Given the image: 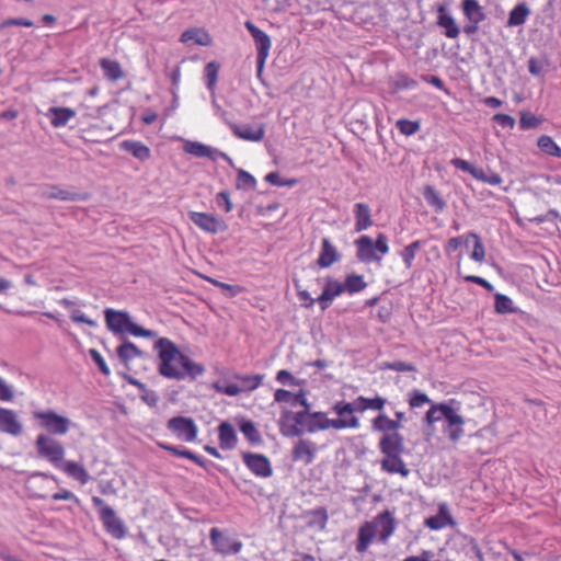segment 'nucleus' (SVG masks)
<instances>
[{
	"label": "nucleus",
	"instance_id": "nucleus-16",
	"mask_svg": "<svg viewBox=\"0 0 561 561\" xmlns=\"http://www.w3.org/2000/svg\"><path fill=\"white\" fill-rule=\"evenodd\" d=\"M424 526L430 530H442L446 527L454 528L456 522L450 513L449 506L446 502L438 504V512L436 515L430 516L424 519Z\"/></svg>",
	"mask_w": 561,
	"mask_h": 561
},
{
	"label": "nucleus",
	"instance_id": "nucleus-24",
	"mask_svg": "<svg viewBox=\"0 0 561 561\" xmlns=\"http://www.w3.org/2000/svg\"><path fill=\"white\" fill-rule=\"evenodd\" d=\"M23 426L18 420L13 410L0 407V432L19 436L22 434Z\"/></svg>",
	"mask_w": 561,
	"mask_h": 561
},
{
	"label": "nucleus",
	"instance_id": "nucleus-7",
	"mask_svg": "<svg viewBox=\"0 0 561 561\" xmlns=\"http://www.w3.org/2000/svg\"><path fill=\"white\" fill-rule=\"evenodd\" d=\"M104 316L107 328L115 333L128 332L136 337H153L156 335L153 331L133 322L129 314L125 311L106 309Z\"/></svg>",
	"mask_w": 561,
	"mask_h": 561
},
{
	"label": "nucleus",
	"instance_id": "nucleus-62",
	"mask_svg": "<svg viewBox=\"0 0 561 561\" xmlns=\"http://www.w3.org/2000/svg\"><path fill=\"white\" fill-rule=\"evenodd\" d=\"M72 478L77 479L78 481H80V483L84 484L88 482L90 477L82 467L72 462Z\"/></svg>",
	"mask_w": 561,
	"mask_h": 561
},
{
	"label": "nucleus",
	"instance_id": "nucleus-45",
	"mask_svg": "<svg viewBox=\"0 0 561 561\" xmlns=\"http://www.w3.org/2000/svg\"><path fill=\"white\" fill-rule=\"evenodd\" d=\"M219 72V65L216 61H210L205 66L206 85L209 91H214Z\"/></svg>",
	"mask_w": 561,
	"mask_h": 561
},
{
	"label": "nucleus",
	"instance_id": "nucleus-42",
	"mask_svg": "<svg viewBox=\"0 0 561 561\" xmlns=\"http://www.w3.org/2000/svg\"><path fill=\"white\" fill-rule=\"evenodd\" d=\"M140 355L138 347L131 342H125L117 348V356L119 359L128 364L129 360Z\"/></svg>",
	"mask_w": 561,
	"mask_h": 561
},
{
	"label": "nucleus",
	"instance_id": "nucleus-49",
	"mask_svg": "<svg viewBox=\"0 0 561 561\" xmlns=\"http://www.w3.org/2000/svg\"><path fill=\"white\" fill-rule=\"evenodd\" d=\"M381 369H388L398 373L416 371L415 365L402 360L383 362L381 364Z\"/></svg>",
	"mask_w": 561,
	"mask_h": 561
},
{
	"label": "nucleus",
	"instance_id": "nucleus-18",
	"mask_svg": "<svg viewBox=\"0 0 561 561\" xmlns=\"http://www.w3.org/2000/svg\"><path fill=\"white\" fill-rule=\"evenodd\" d=\"M183 149L186 153L192 154L194 157L208 158L211 161H216L220 157L230 164H232L231 158L227 156L225 152H219L218 150L198 141H186Z\"/></svg>",
	"mask_w": 561,
	"mask_h": 561
},
{
	"label": "nucleus",
	"instance_id": "nucleus-50",
	"mask_svg": "<svg viewBox=\"0 0 561 561\" xmlns=\"http://www.w3.org/2000/svg\"><path fill=\"white\" fill-rule=\"evenodd\" d=\"M542 119L530 112H522L519 118V127L523 130L536 128L541 124Z\"/></svg>",
	"mask_w": 561,
	"mask_h": 561
},
{
	"label": "nucleus",
	"instance_id": "nucleus-2",
	"mask_svg": "<svg viewBox=\"0 0 561 561\" xmlns=\"http://www.w3.org/2000/svg\"><path fill=\"white\" fill-rule=\"evenodd\" d=\"M153 347L158 353V371L164 378L183 380L190 377L195 379L206 371L203 364L196 363L181 353L176 344L168 337H160Z\"/></svg>",
	"mask_w": 561,
	"mask_h": 561
},
{
	"label": "nucleus",
	"instance_id": "nucleus-23",
	"mask_svg": "<svg viewBox=\"0 0 561 561\" xmlns=\"http://www.w3.org/2000/svg\"><path fill=\"white\" fill-rule=\"evenodd\" d=\"M229 127L233 135L242 140L259 142L263 140L265 136V126L264 124H259L256 126L243 125L239 126L234 123H229Z\"/></svg>",
	"mask_w": 561,
	"mask_h": 561
},
{
	"label": "nucleus",
	"instance_id": "nucleus-14",
	"mask_svg": "<svg viewBox=\"0 0 561 561\" xmlns=\"http://www.w3.org/2000/svg\"><path fill=\"white\" fill-rule=\"evenodd\" d=\"M242 460L247 468L256 477L270 478L273 473L270 459L262 454L243 453Z\"/></svg>",
	"mask_w": 561,
	"mask_h": 561
},
{
	"label": "nucleus",
	"instance_id": "nucleus-22",
	"mask_svg": "<svg viewBox=\"0 0 561 561\" xmlns=\"http://www.w3.org/2000/svg\"><path fill=\"white\" fill-rule=\"evenodd\" d=\"M317 451L316 443L310 439H299L293 447L291 458L296 462L310 465L314 460Z\"/></svg>",
	"mask_w": 561,
	"mask_h": 561
},
{
	"label": "nucleus",
	"instance_id": "nucleus-26",
	"mask_svg": "<svg viewBox=\"0 0 561 561\" xmlns=\"http://www.w3.org/2000/svg\"><path fill=\"white\" fill-rule=\"evenodd\" d=\"M218 442L224 450H232L238 445V435L231 423L228 421L221 422L218 427Z\"/></svg>",
	"mask_w": 561,
	"mask_h": 561
},
{
	"label": "nucleus",
	"instance_id": "nucleus-10",
	"mask_svg": "<svg viewBox=\"0 0 561 561\" xmlns=\"http://www.w3.org/2000/svg\"><path fill=\"white\" fill-rule=\"evenodd\" d=\"M33 417L39 421L42 428L46 430L49 435L66 434L70 426V421L61 415H58L53 410L35 411Z\"/></svg>",
	"mask_w": 561,
	"mask_h": 561
},
{
	"label": "nucleus",
	"instance_id": "nucleus-60",
	"mask_svg": "<svg viewBox=\"0 0 561 561\" xmlns=\"http://www.w3.org/2000/svg\"><path fill=\"white\" fill-rule=\"evenodd\" d=\"M14 398V391L11 386H9L1 377H0V400L1 401H12Z\"/></svg>",
	"mask_w": 561,
	"mask_h": 561
},
{
	"label": "nucleus",
	"instance_id": "nucleus-39",
	"mask_svg": "<svg viewBox=\"0 0 561 561\" xmlns=\"http://www.w3.org/2000/svg\"><path fill=\"white\" fill-rule=\"evenodd\" d=\"M537 146L546 154L556 158H561V148L554 142V140L550 136H540L538 138Z\"/></svg>",
	"mask_w": 561,
	"mask_h": 561
},
{
	"label": "nucleus",
	"instance_id": "nucleus-52",
	"mask_svg": "<svg viewBox=\"0 0 561 561\" xmlns=\"http://www.w3.org/2000/svg\"><path fill=\"white\" fill-rule=\"evenodd\" d=\"M477 181L488 183L490 185H500L503 183L502 176L496 172L485 173L484 170L479 169L476 178Z\"/></svg>",
	"mask_w": 561,
	"mask_h": 561
},
{
	"label": "nucleus",
	"instance_id": "nucleus-3",
	"mask_svg": "<svg viewBox=\"0 0 561 561\" xmlns=\"http://www.w3.org/2000/svg\"><path fill=\"white\" fill-rule=\"evenodd\" d=\"M397 529V520L392 512L385 510L378 513L371 520L364 522L357 531L355 550L365 553L374 539L386 543Z\"/></svg>",
	"mask_w": 561,
	"mask_h": 561
},
{
	"label": "nucleus",
	"instance_id": "nucleus-34",
	"mask_svg": "<svg viewBox=\"0 0 561 561\" xmlns=\"http://www.w3.org/2000/svg\"><path fill=\"white\" fill-rule=\"evenodd\" d=\"M530 14V10L525 2L516 4L508 14L507 26L523 25Z\"/></svg>",
	"mask_w": 561,
	"mask_h": 561
},
{
	"label": "nucleus",
	"instance_id": "nucleus-55",
	"mask_svg": "<svg viewBox=\"0 0 561 561\" xmlns=\"http://www.w3.org/2000/svg\"><path fill=\"white\" fill-rule=\"evenodd\" d=\"M90 356L92 358V360L98 365L100 371L104 375V376H110L111 374V369L110 367L107 366V364L105 363L103 356L100 354L99 351L92 348L90 350Z\"/></svg>",
	"mask_w": 561,
	"mask_h": 561
},
{
	"label": "nucleus",
	"instance_id": "nucleus-11",
	"mask_svg": "<svg viewBox=\"0 0 561 561\" xmlns=\"http://www.w3.org/2000/svg\"><path fill=\"white\" fill-rule=\"evenodd\" d=\"M442 416L445 420L443 433L451 443L459 442L465 434V419L451 405L442 408Z\"/></svg>",
	"mask_w": 561,
	"mask_h": 561
},
{
	"label": "nucleus",
	"instance_id": "nucleus-8",
	"mask_svg": "<svg viewBox=\"0 0 561 561\" xmlns=\"http://www.w3.org/2000/svg\"><path fill=\"white\" fill-rule=\"evenodd\" d=\"M209 540L214 552L220 556L238 554L243 548L241 540L231 535L229 530L218 527L210 528Z\"/></svg>",
	"mask_w": 561,
	"mask_h": 561
},
{
	"label": "nucleus",
	"instance_id": "nucleus-46",
	"mask_svg": "<svg viewBox=\"0 0 561 561\" xmlns=\"http://www.w3.org/2000/svg\"><path fill=\"white\" fill-rule=\"evenodd\" d=\"M450 407V404L442 402V403H431V408L427 410L424 416V421L428 425H433L436 422H438L440 419H444L442 416V408Z\"/></svg>",
	"mask_w": 561,
	"mask_h": 561
},
{
	"label": "nucleus",
	"instance_id": "nucleus-1",
	"mask_svg": "<svg viewBox=\"0 0 561 561\" xmlns=\"http://www.w3.org/2000/svg\"><path fill=\"white\" fill-rule=\"evenodd\" d=\"M371 428L375 432L382 433L378 442V449L382 455L380 459L381 470L407 478L410 474V469L402 459L405 448L404 437L399 433L398 423L385 412H381L371 420Z\"/></svg>",
	"mask_w": 561,
	"mask_h": 561
},
{
	"label": "nucleus",
	"instance_id": "nucleus-59",
	"mask_svg": "<svg viewBox=\"0 0 561 561\" xmlns=\"http://www.w3.org/2000/svg\"><path fill=\"white\" fill-rule=\"evenodd\" d=\"M493 121L503 128L513 129L515 126V118L508 114L497 113L493 116Z\"/></svg>",
	"mask_w": 561,
	"mask_h": 561
},
{
	"label": "nucleus",
	"instance_id": "nucleus-63",
	"mask_svg": "<svg viewBox=\"0 0 561 561\" xmlns=\"http://www.w3.org/2000/svg\"><path fill=\"white\" fill-rule=\"evenodd\" d=\"M294 396L290 391L285 389H277L274 392V400L278 403L280 402H289L291 399H294Z\"/></svg>",
	"mask_w": 561,
	"mask_h": 561
},
{
	"label": "nucleus",
	"instance_id": "nucleus-32",
	"mask_svg": "<svg viewBox=\"0 0 561 561\" xmlns=\"http://www.w3.org/2000/svg\"><path fill=\"white\" fill-rule=\"evenodd\" d=\"M309 520L308 526L310 528L318 529L320 531H323L327 527L329 515L328 511L324 507H317L314 510H311L307 513Z\"/></svg>",
	"mask_w": 561,
	"mask_h": 561
},
{
	"label": "nucleus",
	"instance_id": "nucleus-61",
	"mask_svg": "<svg viewBox=\"0 0 561 561\" xmlns=\"http://www.w3.org/2000/svg\"><path fill=\"white\" fill-rule=\"evenodd\" d=\"M463 279L466 282H469V283H473V284H477V285H480L482 286L483 288H485L486 290L489 291H492L494 289L493 285L488 282L486 279H484L483 277H480V276H476V275H466L463 277Z\"/></svg>",
	"mask_w": 561,
	"mask_h": 561
},
{
	"label": "nucleus",
	"instance_id": "nucleus-25",
	"mask_svg": "<svg viewBox=\"0 0 561 561\" xmlns=\"http://www.w3.org/2000/svg\"><path fill=\"white\" fill-rule=\"evenodd\" d=\"M340 259L341 254L337 248L328 238H323L321 241V250L317 259V265L320 268H328L339 262Z\"/></svg>",
	"mask_w": 561,
	"mask_h": 561
},
{
	"label": "nucleus",
	"instance_id": "nucleus-36",
	"mask_svg": "<svg viewBox=\"0 0 561 561\" xmlns=\"http://www.w3.org/2000/svg\"><path fill=\"white\" fill-rule=\"evenodd\" d=\"M462 10L465 15L476 24L483 21L485 15L477 0H463Z\"/></svg>",
	"mask_w": 561,
	"mask_h": 561
},
{
	"label": "nucleus",
	"instance_id": "nucleus-51",
	"mask_svg": "<svg viewBox=\"0 0 561 561\" xmlns=\"http://www.w3.org/2000/svg\"><path fill=\"white\" fill-rule=\"evenodd\" d=\"M256 185V180L249 172L240 169L237 175V187L253 190Z\"/></svg>",
	"mask_w": 561,
	"mask_h": 561
},
{
	"label": "nucleus",
	"instance_id": "nucleus-54",
	"mask_svg": "<svg viewBox=\"0 0 561 561\" xmlns=\"http://www.w3.org/2000/svg\"><path fill=\"white\" fill-rule=\"evenodd\" d=\"M450 163L458 170H461L463 172L469 173L473 179L476 178L479 169L473 167L470 162L460 159V158H454Z\"/></svg>",
	"mask_w": 561,
	"mask_h": 561
},
{
	"label": "nucleus",
	"instance_id": "nucleus-35",
	"mask_svg": "<svg viewBox=\"0 0 561 561\" xmlns=\"http://www.w3.org/2000/svg\"><path fill=\"white\" fill-rule=\"evenodd\" d=\"M423 197L436 213L443 211L446 207V202L442 195L431 185L424 187Z\"/></svg>",
	"mask_w": 561,
	"mask_h": 561
},
{
	"label": "nucleus",
	"instance_id": "nucleus-38",
	"mask_svg": "<svg viewBox=\"0 0 561 561\" xmlns=\"http://www.w3.org/2000/svg\"><path fill=\"white\" fill-rule=\"evenodd\" d=\"M422 244H423L422 240H415V241L411 242L410 244L405 245L400 251V256H401L403 264L407 268H411L413 266V262H414L416 254H417L419 250L421 249Z\"/></svg>",
	"mask_w": 561,
	"mask_h": 561
},
{
	"label": "nucleus",
	"instance_id": "nucleus-57",
	"mask_svg": "<svg viewBox=\"0 0 561 561\" xmlns=\"http://www.w3.org/2000/svg\"><path fill=\"white\" fill-rule=\"evenodd\" d=\"M276 381L282 383V385H291V386H299L300 382L298 379H296L290 371L286 370V369H282L279 371H277L276 374V377H275Z\"/></svg>",
	"mask_w": 561,
	"mask_h": 561
},
{
	"label": "nucleus",
	"instance_id": "nucleus-47",
	"mask_svg": "<svg viewBox=\"0 0 561 561\" xmlns=\"http://www.w3.org/2000/svg\"><path fill=\"white\" fill-rule=\"evenodd\" d=\"M398 130L404 136H412L420 130V123L416 121H410L401 118L396 123Z\"/></svg>",
	"mask_w": 561,
	"mask_h": 561
},
{
	"label": "nucleus",
	"instance_id": "nucleus-41",
	"mask_svg": "<svg viewBox=\"0 0 561 561\" xmlns=\"http://www.w3.org/2000/svg\"><path fill=\"white\" fill-rule=\"evenodd\" d=\"M202 277L205 280H207L208 283H210L211 285L220 288L230 298L236 297L237 295H239V294L244 291V288L242 286L226 284V283H222L220 280H217V279H215L213 277L205 276V275H202Z\"/></svg>",
	"mask_w": 561,
	"mask_h": 561
},
{
	"label": "nucleus",
	"instance_id": "nucleus-43",
	"mask_svg": "<svg viewBox=\"0 0 561 561\" xmlns=\"http://www.w3.org/2000/svg\"><path fill=\"white\" fill-rule=\"evenodd\" d=\"M239 427L250 443L255 444L261 442V435L252 421H242Z\"/></svg>",
	"mask_w": 561,
	"mask_h": 561
},
{
	"label": "nucleus",
	"instance_id": "nucleus-33",
	"mask_svg": "<svg viewBox=\"0 0 561 561\" xmlns=\"http://www.w3.org/2000/svg\"><path fill=\"white\" fill-rule=\"evenodd\" d=\"M343 287L344 293H347L348 295H354L364 290L367 287V282L365 280L363 275L351 273L345 276Z\"/></svg>",
	"mask_w": 561,
	"mask_h": 561
},
{
	"label": "nucleus",
	"instance_id": "nucleus-6",
	"mask_svg": "<svg viewBox=\"0 0 561 561\" xmlns=\"http://www.w3.org/2000/svg\"><path fill=\"white\" fill-rule=\"evenodd\" d=\"M264 375L262 374H236L233 381H226L224 383L217 381L211 385V388L228 397H237L243 392H252L263 383Z\"/></svg>",
	"mask_w": 561,
	"mask_h": 561
},
{
	"label": "nucleus",
	"instance_id": "nucleus-19",
	"mask_svg": "<svg viewBox=\"0 0 561 561\" xmlns=\"http://www.w3.org/2000/svg\"><path fill=\"white\" fill-rule=\"evenodd\" d=\"M436 12V25L444 30V35L450 39L457 38L460 35V27L448 12L446 5L438 4Z\"/></svg>",
	"mask_w": 561,
	"mask_h": 561
},
{
	"label": "nucleus",
	"instance_id": "nucleus-13",
	"mask_svg": "<svg viewBox=\"0 0 561 561\" xmlns=\"http://www.w3.org/2000/svg\"><path fill=\"white\" fill-rule=\"evenodd\" d=\"M190 220L204 232L217 234L228 229L226 221L210 213L190 211Z\"/></svg>",
	"mask_w": 561,
	"mask_h": 561
},
{
	"label": "nucleus",
	"instance_id": "nucleus-30",
	"mask_svg": "<svg viewBox=\"0 0 561 561\" xmlns=\"http://www.w3.org/2000/svg\"><path fill=\"white\" fill-rule=\"evenodd\" d=\"M356 410L360 413L367 410L378 411L379 413L383 412V409L387 404V399L381 396H376L374 398H366L359 396L355 400Z\"/></svg>",
	"mask_w": 561,
	"mask_h": 561
},
{
	"label": "nucleus",
	"instance_id": "nucleus-28",
	"mask_svg": "<svg viewBox=\"0 0 561 561\" xmlns=\"http://www.w3.org/2000/svg\"><path fill=\"white\" fill-rule=\"evenodd\" d=\"M355 218V231L360 232L370 228L374 224L371 209L366 203H356L353 207Z\"/></svg>",
	"mask_w": 561,
	"mask_h": 561
},
{
	"label": "nucleus",
	"instance_id": "nucleus-4",
	"mask_svg": "<svg viewBox=\"0 0 561 561\" xmlns=\"http://www.w3.org/2000/svg\"><path fill=\"white\" fill-rule=\"evenodd\" d=\"M36 455L41 459L49 461L57 468L70 474V461H65V447L57 439L47 434H39L35 440Z\"/></svg>",
	"mask_w": 561,
	"mask_h": 561
},
{
	"label": "nucleus",
	"instance_id": "nucleus-12",
	"mask_svg": "<svg viewBox=\"0 0 561 561\" xmlns=\"http://www.w3.org/2000/svg\"><path fill=\"white\" fill-rule=\"evenodd\" d=\"M168 430L179 439L184 442H195L198 435V426L195 421L186 416L171 417L167 423Z\"/></svg>",
	"mask_w": 561,
	"mask_h": 561
},
{
	"label": "nucleus",
	"instance_id": "nucleus-40",
	"mask_svg": "<svg viewBox=\"0 0 561 561\" xmlns=\"http://www.w3.org/2000/svg\"><path fill=\"white\" fill-rule=\"evenodd\" d=\"M466 239L468 241L473 240V250L470 257L478 263H482L485 259V249L480 237L474 232H468L466 233Z\"/></svg>",
	"mask_w": 561,
	"mask_h": 561
},
{
	"label": "nucleus",
	"instance_id": "nucleus-31",
	"mask_svg": "<svg viewBox=\"0 0 561 561\" xmlns=\"http://www.w3.org/2000/svg\"><path fill=\"white\" fill-rule=\"evenodd\" d=\"M121 147L140 161H146L151 157L149 147L138 140H124Z\"/></svg>",
	"mask_w": 561,
	"mask_h": 561
},
{
	"label": "nucleus",
	"instance_id": "nucleus-29",
	"mask_svg": "<svg viewBox=\"0 0 561 561\" xmlns=\"http://www.w3.org/2000/svg\"><path fill=\"white\" fill-rule=\"evenodd\" d=\"M100 67L104 77L112 82L119 81L125 77V72L121 64L116 60L110 58H101Z\"/></svg>",
	"mask_w": 561,
	"mask_h": 561
},
{
	"label": "nucleus",
	"instance_id": "nucleus-5",
	"mask_svg": "<svg viewBox=\"0 0 561 561\" xmlns=\"http://www.w3.org/2000/svg\"><path fill=\"white\" fill-rule=\"evenodd\" d=\"M354 244L356 257L364 263L380 262L382 256L389 253L388 238L383 233H378L375 241L364 234L356 239Z\"/></svg>",
	"mask_w": 561,
	"mask_h": 561
},
{
	"label": "nucleus",
	"instance_id": "nucleus-44",
	"mask_svg": "<svg viewBox=\"0 0 561 561\" xmlns=\"http://www.w3.org/2000/svg\"><path fill=\"white\" fill-rule=\"evenodd\" d=\"M494 309L497 313H511L514 312L513 301L510 297L503 294H495L494 296Z\"/></svg>",
	"mask_w": 561,
	"mask_h": 561
},
{
	"label": "nucleus",
	"instance_id": "nucleus-53",
	"mask_svg": "<svg viewBox=\"0 0 561 561\" xmlns=\"http://www.w3.org/2000/svg\"><path fill=\"white\" fill-rule=\"evenodd\" d=\"M42 196L45 198H57L67 201L69 198V192L60 190L56 186H47L42 190Z\"/></svg>",
	"mask_w": 561,
	"mask_h": 561
},
{
	"label": "nucleus",
	"instance_id": "nucleus-17",
	"mask_svg": "<svg viewBox=\"0 0 561 561\" xmlns=\"http://www.w3.org/2000/svg\"><path fill=\"white\" fill-rule=\"evenodd\" d=\"M342 294H344L343 283L328 276L324 279V286L321 295L317 298V302L320 305L322 310H325L330 307L332 301Z\"/></svg>",
	"mask_w": 561,
	"mask_h": 561
},
{
	"label": "nucleus",
	"instance_id": "nucleus-37",
	"mask_svg": "<svg viewBox=\"0 0 561 561\" xmlns=\"http://www.w3.org/2000/svg\"><path fill=\"white\" fill-rule=\"evenodd\" d=\"M50 123L55 127L65 126L70 119V108L68 107H50L46 114Z\"/></svg>",
	"mask_w": 561,
	"mask_h": 561
},
{
	"label": "nucleus",
	"instance_id": "nucleus-15",
	"mask_svg": "<svg viewBox=\"0 0 561 561\" xmlns=\"http://www.w3.org/2000/svg\"><path fill=\"white\" fill-rule=\"evenodd\" d=\"M100 519L103 523L105 530L115 539H123L126 537L127 530L122 522L110 506H103L100 511Z\"/></svg>",
	"mask_w": 561,
	"mask_h": 561
},
{
	"label": "nucleus",
	"instance_id": "nucleus-20",
	"mask_svg": "<svg viewBox=\"0 0 561 561\" xmlns=\"http://www.w3.org/2000/svg\"><path fill=\"white\" fill-rule=\"evenodd\" d=\"M309 419L308 431L311 433L329 428L344 430V426L351 425L344 421H334L333 419H329L323 412L310 413Z\"/></svg>",
	"mask_w": 561,
	"mask_h": 561
},
{
	"label": "nucleus",
	"instance_id": "nucleus-48",
	"mask_svg": "<svg viewBox=\"0 0 561 561\" xmlns=\"http://www.w3.org/2000/svg\"><path fill=\"white\" fill-rule=\"evenodd\" d=\"M408 403L411 409H417L422 408L426 403H431V399L426 393L421 392L417 389H414L409 393Z\"/></svg>",
	"mask_w": 561,
	"mask_h": 561
},
{
	"label": "nucleus",
	"instance_id": "nucleus-9",
	"mask_svg": "<svg viewBox=\"0 0 561 561\" xmlns=\"http://www.w3.org/2000/svg\"><path fill=\"white\" fill-rule=\"evenodd\" d=\"M245 28L249 31L251 36L254 39L255 47L257 50L256 55V66H257V77H261L266 59L270 55V50L272 47L271 37L257 26H255L251 21H247L244 23Z\"/></svg>",
	"mask_w": 561,
	"mask_h": 561
},
{
	"label": "nucleus",
	"instance_id": "nucleus-64",
	"mask_svg": "<svg viewBox=\"0 0 561 561\" xmlns=\"http://www.w3.org/2000/svg\"><path fill=\"white\" fill-rule=\"evenodd\" d=\"M433 558L431 550H422L420 554L407 557L403 561H433Z\"/></svg>",
	"mask_w": 561,
	"mask_h": 561
},
{
	"label": "nucleus",
	"instance_id": "nucleus-58",
	"mask_svg": "<svg viewBox=\"0 0 561 561\" xmlns=\"http://www.w3.org/2000/svg\"><path fill=\"white\" fill-rule=\"evenodd\" d=\"M217 205L222 208L226 213H230L233 208L230 195L228 192L222 191L216 195Z\"/></svg>",
	"mask_w": 561,
	"mask_h": 561
},
{
	"label": "nucleus",
	"instance_id": "nucleus-27",
	"mask_svg": "<svg viewBox=\"0 0 561 561\" xmlns=\"http://www.w3.org/2000/svg\"><path fill=\"white\" fill-rule=\"evenodd\" d=\"M180 42L183 44L210 46L213 37L204 27H190L181 34Z\"/></svg>",
	"mask_w": 561,
	"mask_h": 561
},
{
	"label": "nucleus",
	"instance_id": "nucleus-21",
	"mask_svg": "<svg viewBox=\"0 0 561 561\" xmlns=\"http://www.w3.org/2000/svg\"><path fill=\"white\" fill-rule=\"evenodd\" d=\"M332 411L339 416L337 419H333L334 421H344L351 424L348 426H344V430L358 428L360 426V421L355 415V411H357L355 403L336 401L332 407Z\"/></svg>",
	"mask_w": 561,
	"mask_h": 561
},
{
	"label": "nucleus",
	"instance_id": "nucleus-56",
	"mask_svg": "<svg viewBox=\"0 0 561 561\" xmlns=\"http://www.w3.org/2000/svg\"><path fill=\"white\" fill-rule=\"evenodd\" d=\"M462 244H468V239H466V234L450 238L445 245V252L447 254L456 252Z\"/></svg>",
	"mask_w": 561,
	"mask_h": 561
}]
</instances>
